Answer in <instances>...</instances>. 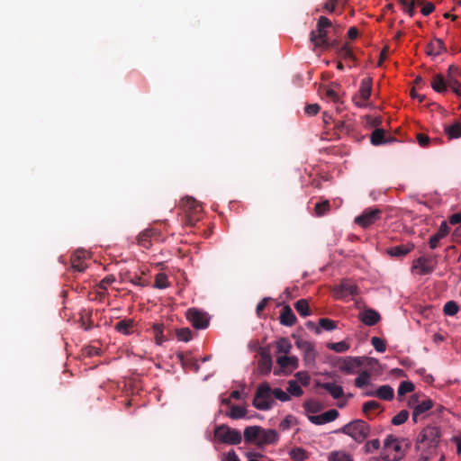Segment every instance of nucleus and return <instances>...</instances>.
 <instances>
[{
	"instance_id": "f03ea898",
	"label": "nucleus",
	"mask_w": 461,
	"mask_h": 461,
	"mask_svg": "<svg viewBox=\"0 0 461 461\" xmlns=\"http://www.w3.org/2000/svg\"><path fill=\"white\" fill-rule=\"evenodd\" d=\"M370 426L363 420H354L339 429L337 433H343L352 438L356 442L362 443L370 434Z\"/></svg>"
},
{
	"instance_id": "c9c22d12",
	"label": "nucleus",
	"mask_w": 461,
	"mask_h": 461,
	"mask_svg": "<svg viewBox=\"0 0 461 461\" xmlns=\"http://www.w3.org/2000/svg\"><path fill=\"white\" fill-rule=\"evenodd\" d=\"M329 461H354L351 455L345 451H332L329 454Z\"/></svg>"
},
{
	"instance_id": "ea45409f",
	"label": "nucleus",
	"mask_w": 461,
	"mask_h": 461,
	"mask_svg": "<svg viewBox=\"0 0 461 461\" xmlns=\"http://www.w3.org/2000/svg\"><path fill=\"white\" fill-rule=\"evenodd\" d=\"M246 414H247V410L244 407L231 405L230 411L227 415L233 420H238V419L244 418L246 416Z\"/></svg>"
},
{
	"instance_id": "6e6552de",
	"label": "nucleus",
	"mask_w": 461,
	"mask_h": 461,
	"mask_svg": "<svg viewBox=\"0 0 461 461\" xmlns=\"http://www.w3.org/2000/svg\"><path fill=\"white\" fill-rule=\"evenodd\" d=\"M382 211L378 208H367L360 215L355 218V222L362 227L367 228L381 219Z\"/></svg>"
},
{
	"instance_id": "1a4fd4ad",
	"label": "nucleus",
	"mask_w": 461,
	"mask_h": 461,
	"mask_svg": "<svg viewBox=\"0 0 461 461\" xmlns=\"http://www.w3.org/2000/svg\"><path fill=\"white\" fill-rule=\"evenodd\" d=\"M408 404L410 407L413 408L412 420L414 422H417L422 414L432 408L433 402L430 399H426L421 402H418V396L412 395Z\"/></svg>"
},
{
	"instance_id": "79ce46f5",
	"label": "nucleus",
	"mask_w": 461,
	"mask_h": 461,
	"mask_svg": "<svg viewBox=\"0 0 461 461\" xmlns=\"http://www.w3.org/2000/svg\"><path fill=\"white\" fill-rule=\"evenodd\" d=\"M330 210V204L328 200H324L321 203H317L315 204V215L318 217H321L325 215Z\"/></svg>"
},
{
	"instance_id": "7c9ffc66",
	"label": "nucleus",
	"mask_w": 461,
	"mask_h": 461,
	"mask_svg": "<svg viewBox=\"0 0 461 461\" xmlns=\"http://www.w3.org/2000/svg\"><path fill=\"white\" fill-rule=\"evenodd\" d=\"M276 361H277V364L282 368H287V367L297 368V366H298V358L296 357H287V356L278 357Z\"/></svg>"
},
{
	"instance_id": "de8ad7c7",
	"label": "nucleus",
	"mask_w": 461,
	"mask_h": 461,
	"mask_svg": "<svg viewBox=\"0 0 461 461\" xmlns=\"http://www.w3.org/2000/svg\"><path fill=\"white\" fill-rule=\"evenodd\" d=\"M168 286L167 276L164 273H158L155 276L154 287L164 289Z\"/></svg>"
},
{
	"instance_id": "4be33fe9",
	"label": "nucleus",
	"mask_w": 461,
	"mask_h": 461,
	"mask_svg": "<svg viewBox=\"0 0 461 461\" xmlns=\"http://www.w3.org/2000/svg\"><path fill=\"white\" fill-rule=\"evenodd\" d=\"M445 50V44L440 39H435L433 41L428 43L426 47V53L429 56H438Z\"/></svg>"
},
{
	"instance_id": "39448f33",
	"label": "nucleus",
	"mask_w": 461,
	"mask_h": 461,
	"mask_svg": "<svg viewBox=\"0 0 461 461\" xmlns=\"http://www.w3.org/2000/svg\"><path fill=\"white\" fill-rule=\"evenodd\" d=\"M273 404L272 388L268 383L264 382L258 385L256 391L253 406L260 411H267L272 408Z\"/></svg>"
},
{
	"instance_id": "e2e57ef3",
	"label": "nucleus",
	"mask_w": 461,
	"mask_h": 461,
	"mask_svg": "<svg viewBox=\"0 0 461 461\" xmlns=\"http://www.w3.org/2000/svg\"><path fill=\"white\" fill-rule=\"evenodd\" d=\"M320 105L318 104H311L305 106L304 112L310 116L316 115L320 112Z\"/></svg>"
},
{
	"instance_id": "3c124183",
	"label": "nucleus",
	"mask_w": 461,
	"mask_h": 461,
	"mask_svg": "<svg viewBox=\"0 0 461 461\" xmlns=\"http://www.w3.org/2000/svg\"><path fill=\"white\" fill-rule=\"evenodd\" d=\"M443 312L446 315L454 316L458 312V305L456 302L449 301L444 305Z\"/></svg>"
},
{
	"instance_id": "5fc2aeb1",
	"label": "nucleus",
	"mask_w": 461,
	"mask_h": 461,
	"mask_svg": "<svg viewBox=\"0 0 461 461\" xmlns=\"http://www.w3.org/2000/svg\"><path fill=\"white\" fill-rule=\"evenodd\" d=\"M371 344L376 351L383 353L386 349L385 341L378 337H373L371 339Z\"/></svg>"
},
{
	"instance_id": "8fccbe9b",
	"label": "nucleus",
	"mask_w": 461,
	"mask_h": 461,
	"mask_svg": "<svg viewBox=\"0 0 461 461\" xmlns=\"http://www.w3.org/2000/svg\"><path fill=\"white\" fill-rule=\"evenodd\" d=\"M409 417V412L406 410H402L392 419V423L395 426L403 424Z\"/></svg>"
},
{
	"instance_id": "864d4df0",
	"label": "nucleus",
	"mask_w": 461,
	"mask_h": 461,
	"mask_svg": "<svg viewBox=\"0 0 461 461\" xmlns=\"http://www.w3.org/2000/svg\"><path fill=\"white\" fill-rule=\"evenodd\" d=\"M276 347H277L278 352L284 353V354H288L292 348V345L287 339H281L277 341Z\"/></svg>"
},
{
	"instance_id": "5701e85b",
	"label": "nucleus",
	"mask_w": 461,
	"mask_h": 461,
	"mask_svg": "<svg viewBox=\"0 0 461 461\" xmlns=\"http://www.w3.org/2000/svg\"><path fill=\"white\" fill-rule=\"evenodd\" d=\"M158 232L153 229H147L140 232L138 236V243L143 248H149L151 246V239L157 235Z\"/></svg>"
},
{
	"instance_id": "a18cd8bd",
	"label": "nucleus",
	"mask_w": 461,
	"mask_h": 461,
	"mask_svg": "<svg viewBox=\"0 0 461 461\" xmlns=\"http://www.w3.org/2000/svg\"><path fill=\"white\" fill-rule=\"evenodd\" d=\"M115 281V277L113 275L106 276L100 281L97 287L100 290V294H104L107 291L108 285H112Z\"/></svg>"
},
{
	"instance_id": "72a5a7b5",
	"label": "nucleus",
	"mask_w": 461,
	"mask_h": 461,
	"mask_svg": "<svg viewBox=\"0 0 461 461\" xmlns=\"http://www.w3.org/2000/svg\"><path fill=\"white\" fill-rule=\"evenodd\" d=\"M445 132L449 140L461 137V123L456 122L450 126L445 127Z\"/></svg>"
},
{
	"instance_id": "473e14b6",
	"label": "nucleus",
	"mask_w": 461,
	"mask_h": 461,
	"mask_svg": "<svg viewBox=\"0 0 461 461\" xmlns=\"http://www.w3.org/2000/svg\"><path fill=\"white\" fill-rule=\"evenodd\" d=\"M431 87L438 93H443L447 91V83L441 74H437L434 76Z\"/></svg>"
},
{
	"instance_id": "603ef678",
	"label": "nucleus",
	"mask_w": 461,
	"mask_h": 461,
	"mask_svg": "<svg viewBox=\"0 0 461 461\" xmlns=\"http://www.w3.org/2000/svg\"><path fill=\"white\" fill-rule=\"evenodd\" d=\"M328 348L338 353L346 352L349 348V345L346 341H339L336 343H330Z\"/></svg>"
},
{
	"instance_id": "dca6fc26",
	"label": "nucleus",
	"mask_w": 461,
	"mask_h": 461,
	"mask_svg": "<svg viewBox=\"0 0 461 461\" xmlns=\"http://www.w3.org/2000/svg\"><path fill=\"white\" fill-rule=\"evenodd\" d=\"M86 257V252L83 250H77L71 256V268L75 272L82 273L87 267V265L85 263V259Z\"/></svg>"
},
{
	"instance_id": "a19ab883",
	"label": "nucleus",
	"mask_w": 461,
	"mask_h": 461,
	"mask_svg": "<svg viewBox=\"0 0 461 461\" xmlns=\"http://www.w3.org/2000/svg\"><path fill=\"white\" fill-rule=\"evenodd\" d=\"M153 334L155 336L156 343L158 345H161L164 341H166V338L163 335L164 325L160 323H155L152 326Z\"/></svg>"
},
{
	"instance_id": "9d476101",
	"label": "nucleus",
	"mask_w": 461,
	"mask_h": 461,
	"mask_svg": "<svg viewBox=\"0 0 461 461\" xmlns=\"http://www.w3.org/2000/svg\"><path fill=\"white\" fill-rule=\"evenodd\" d=\"M186 318L195 329L203 330L209 325L207 313L195 308H191L186 312Z\"/></svg>"
},
{
	"instance_id": "412c9836",
	"label": "nucleus",
	"mask_w": 461,
	"mask_h": 461,
	"mask_svg": "<svg viewBox=\"0 0 461 461\" xmlns=\"http://www.w3.org/2000/svg\"><path fill=\"white\" fill-rule=\"evenodd\" d=\"M135 321L133 319H124L114 325V330L121 334L130 335L133 333Z\"/></svg>"
},
{
	"instance_id": "69168bd1",
	"label": "nucleus",
	"mask_w": 461,
	"mask_h": 461,
	"mask_svg": "<svg viewBox=\"0 0 461 461\" xmlns=\"http://www.w3.org/2000/svg\"><path fill=\"white\" fill-rule=\"evenodd\" d=\"M417 4L420 5V3L417 0H411L408 5L403 8V11L407 13L411 17H412L415 14V5Z\"/></svg>"
},
{
	"instance_id": "cd10ccee",
	"label": "nucleus",
	"mask_w": 461,
	"mask_h": 461,
	"mask_svg": "<svg viewBox=\"0 0 461 461\" xmlns=\"http://www.w3.org/2000/svg\"><path fill=\"white\" fill-rule=\"evenodd\" d=\"M372 92V79L369 77L361 80L359 87V95L366 102L369 99Z\"/></svg>"
},
{
	"instance_id": "4468645a",
	"label": "nucleus",
	"mask_w": 461,
	"mask_h": 461,
	"mask_svg": "<svg viewBox=\"0 0 461 461\" xmlns=\"http://www.w3.org/2000/svg\"><path fill=\"white\" fill-rule=\"evenodd\" d=\"M413 243L409 242L393 247L387 248L385 253L391 258H402L414 249Z\"/></svg>"
},
{
	"instance_id": "0eeeda50",
	"label": "nucleus",
	"mask_w": 461,
	"mask_h": 461,
	"mask_svg": "<svg viewBox=\"0 0 461 461\" xmlns=\"http://www.w3.org/2000/svg\"><path fill=\"white\" fill-rule=\"evenodd\" d=\"M214 437L221 443L229 445H238L242 439L240 430L232 429L225 424L219 425L215 428Z\"/></svg>"
},
{
	"instance_id": "680f3d73",
	"label": "nucleus",
	"mask_w": 461,
	"mask_h": 461,
	"mask_svg": "<svg viewBox=\"0 0 461 461\" xmlns=\"http://www.w3.org/2000/svg\"><path fill=\"white\" fill-rule=\"evenodd\" d=\"M339 55L344 59H354V55L352 53V50H350V48L345 44L343 45L339 50Z\"/></svg>"
},
{
	"instance_id": "393cba45",
	"label": "nucleus",
	"mask_w": 461,
	"mask_h": 461,
	"mask_svg": "<svg viewBox=\"0 0 461 461\" xmlns=\"http://www.w3.org/2000/svg\"><path fill=\"white\" fill-rule=\"evenodd\" d=\"M272 359L269 354L262 352L258 361V370L260 374L267 375L271 371Z\"/></svg>"
},
{
	"instance_id": "a211bd4d",
	"label": "nucleus",
	"mask_w": 461,
	"mask_h": 461,
	"mask_svg": "<svg viewBox=\"0 0 461 461\" xmlns=\"http://www.w3.org/2000/svg\"><path fill=\"white\" fill-rule=\"evenodd\" d=\"M278 438V434L275 429H264L261 428L259 440L257 441V445L262 447L264 445L275 444Z\"/></svg>"
},
{
	"instance_id": "bf43d9fd",
	"label": "nucleus",
	"mask_w": 461,
	"mask_h": 461,
	"mask_svg": "<svg viewBox=\"0 0 461 461\" xmlns=\"http://www.w3.org/2000/svg\"><path fill=\"white\" fill-rule=\"evenodd\" d=\"M447 84L455 94L461 95V84L456 79L450 77L447 80Z\"/></svg>"
},
{
	"instance_id": "6e6d98bb",
	"label": "nucleus",
	"mask_w": 461,
	"mask_h": 461,
	"mask_svg": "<svg viewBox=\"0 0 461 461\" xmlns=\"http://www.w3.org/2000/svg\"><path fill=\"white\" fill-rule=\"evenodd\" d=\"M272 396L281 402H287L290 400L288 393L283 391L280 388L272 389Z\"/></svg>"
},
{
	"instance_id": "2f4dec72",
	"label": "nucleus",
	"mask_w": 461,
	"mask_h": 461,
	"mask_svg": "<svg viewBox=\"0 0 461 461\" xmlns=\"http://www.w3.org/2000/svg\"><path fill=\"white\" fill-rule=\"evenodd\" d=\"M294 308L297 312L303 316L307 317L312 314L309 303L306 299H300L294 303Z\"/></svg>"
},
{
	"instance_id": "7ed1b4c3",
	"label": "nucleus",
	"mask_w": 461,
	"mask_h": 461,
	"mask_svg": "<svg viewBox=\"0 0 461 461\" xmlns=\"http://www.w3.org/2000/svg\"><path fill=\"white\" fill-rule=\"evenodd\" d=\"M402 439L393 435H388L384 443L382 458L385 461H399L404 456L402 446Z\"/></svg>"
},
{
	"instance_id": "13d9d810",
	"label": "nucleus",
	"mask_w": 461,
	"mask_h": 461,
	"mask_svg": "<svg viewBox=\"0 0 461 461\" xmlns=\"http://www.w3.org/2000/svg\"><path fill=\"white\" fill-rule=\"evenodd\" d=\"M297 383H301L303 385L307 386L310 384L311 377L306 372H297L295 374Z\"/></svg>"
},
{
	"instance_id": "58836bf2",
	"label": "nucleus",
	"mask_w": 461,
	"mask_h": 461,
	"mask_svg": "<svg viewBox=\"0 0 461 461\" xmlns=\"http://www.w3.org/2000/svg\"><path fill=\"white\" fill-rule=\"evenodd\" d=\"M413 390H414V384L411 382H410V381L401 382V384L398 387V391H397V395H398L399 401H401L402 397H403L407 393H411Z\"/></svg>"
},
{
	"instance_id": "49530a36",
	"label": "nucleus",
	"mask_w": 461,
	"mask_h": 461,
	"mask_svg": "<svg viewBox=\"0 0 461 461\" xmlns=\"http://www.w3.org/2000/svg\"><path fill=\"white\" fill-rule=\"evenodd\" d=\"M380 448V440L378 438H375L372 440L367 441L364 447L363 451L366 454H371L374 453L375 450H378Z\"/></svg>"
},
{
	"instance_id": "f3484780",
	"label": "nucleus",
	"mask_w": 461,
	"mask_h": 461,
	"mask_svg": "<svg viewBox=\"0 0 461 461\" xmlns=\"http://www.w3.org/2000/svg\"><path fill=\"white\" fill-rule=\"evenodd\" d=\"M296 346L303 352V357L306 363L311 364L314 362L316 353L311 342L300 339L296 341Z\"/></svg>"
},
{
	"instance_id": "f257e3e1",
	"label": "nucleus",
	"mask_w": 461,
	"mask_h": 461,
	"mask_svg": "<svg viewBox=\"0 0 461 461\" xmlns=\"http://www.w3.org/2000/svg\"><path fill=\"white\" fill-rule=\"evenodd\" d=\"M180 208L184 213L183 223L193 227L201 219L202 205L193 197H185L180 202Z\"/></svg>"
},
{
	"instance_id": "0e129e2a",
	"label": "nucleus",
	"mask_w": 461,
	"mask_h": 461,
	"mask_svg": "<svg viewBox=\"0 0 461 461\" xmlns=\"http://www.w3.org/2000/svg\"><path fill=\"white\" fill-rule=\"evenodd\" d=\"M81 327H83L86 330H91L94 327L93 321L91 320V316L86 318L85 316H81L80 318Z\"/></svg>"
},
{
	"instance_id": "9b49d317",
	"label": "nucleus",
	"mask_w": 461,
	"mask_h": 461,
	"mask_svg": "<svg viewBox=\"0 0 461 461\" xmlns=\"http://www.w3.org/2000/svg\"><path fill=\"white\" fill-rule=\"evenodd\" d=\"M436 260L430 257H420L412 263V269L418 270L420 275H429L433 272Z\"/></svg>"
},
{
	"instance_id": "4c0bfd02",
	"label": "nucleus",
	"mask_w": 461,
	"mask_h": 461,
	"mask_svg": "<svg viewBox=\"0 0 461 461\" xmlns=\"http://www.w3.org/2000/svg\"><path fill=\"white\" fill-rule=\"evenodd\" d=\"M290 457L294 461H305L309 456L302 447H294L289 452Z\"/></svg>"
},
{
	"instance_id": "c756f323",
	"label": "nucleus",
	"mask_w": 461,
	"mask_h": 461,
	"mask_svg": "<svg viewBox=\"0 0 461 461\" xmlns=\"http://www.w3.org/2000/svg\"><path fill=\"white\" fill-rule=\"evenodd\" d=\"M303 408L308 415H313L321 411L323 409V405L316 400L310 399L303 402Z\"/></svg>"
},
{
	"instance_id": "37998d69",
	"label": "nucleus",
	"mask_w": 461,
	"mask_h": 461,
	"mask_svg": "<svg viewBox=\"0 0 461 461\" xmlns=\"http://www.w3.org/2000/svg\"><path fill=\"white\" fill-rule=\"evenodd\" d=\"M287 393L290 395L299 397L303 393V391L301 388V386L298 384L297 381L290 380L288 382Z\"/></svg>"
},
{
	"instance_id": "338daca9",
	"label": "nucleus",
	"mask_w": 461,
	"mask_h": 461,
	"mask_svg": "<svg viewBox=\"0 0 461 461\" xmlns=\"http://www.w3.org/2000/svg\"><path fill=\"white\" fill-rule=\"evenodd\" d=\"M339 0H325L323 4V10L332 13L335 11Z\"/></svg>"
},
{
	"instance_id": "774afa93",
	"label": "nucleus",
	"mask_w": 461,
	"mask_h": 461,
	"mask_svg": "<svg viewBox=\"0 0 461 461\" xmlns=\"http://www.w3.org/2000/svg\"><path fill=\"white\" fill-rule=\"evenodd\" d=\"M449 232V227L447 226L446 221H442L440 224V227L436 233L438 236H439L441 239L446 237Z\"/></svg>"
},
{
	"instance_id": "4d7b16f0",
	"label": "nucleus",
	"mask_w": 461,
	"mask_h": 461,
	"mask_svg": "<svg viewBox=\"0 0 461 461\" xmlns=\"http://www.w3.org/2000/svg\"><path fill=\"white\" fill-rule=\"evenodd\" d=\"M176 337L179 340L187 342L192 339V331L188 328L176 330Z\"/></svg>"
},
{
	"instance_id": "c03bdc74",
	"label": "nucleus",
	"mask_w": 461,
	"mask_h": 461,
	"mask_svg": "<svg viewBox=\"0 0 461 461\" xmlns=\"http://www.w3.org/2000/svg\"><path fill=\"white\" fill-rule=\"evenodd\" d=\"M370 381V374L367 371H363L356 379L355 385L357 388H363L367 385Z\"/></svg>"
},
{
	"instance_id": "20e7f679",
	"label": "nucleus",
	"mask_w": 461,
	"mask_h": 461,
	"mask_svg": "<svg viewBox=\"0 0 461 461\" xmlns=\"http://www.w3.org/2000/svg\"><path fill=\"white\" fill-rule=\"evenodd\" d=\"M439 438L440 431L438 428L427 426L419 434L416 447L418 450L421 448L434 449L438 446Z\"/></svg>"
},
{
	"instance_id": "423d86ee",
	"label": "nucleus",
	"mask_w": 461,
	"mask_h": 461,
	"mask_svg": "<svg viewBox=\"0 0 461 461\" xmlns=\"http://www.w3.org/2000/svg\"><path fill=\"white\" fill-rule=\"evenodd\" d=\"M331 26V22L325 16H321L318 20L316 30L312 31L310 41L314 47L327 48L329 46L327 40V28Z\"/></svg>"
},
{
	"instance_id": "09e8293b",
	"label": "nucleus",
	"mask_w": 461,
	"mask_h": 461,
	"mask_svg": "<svg viewBox=\"0 0 461 461\" xmlns=\"http://www.w3.org/2000/svg\"><path fill=\"white\" fill-rule=\"evenodd\" d=\"M319 325L322 330L330 331L337 328V321L328 318H321L319 320Z\"/></svg>"
},
{
	"instance_id": "bb28decb",
	"label": "nucleus",
	"mask_w": 461,
	"mask_h": 461,
	"mask_svg": "<svg viewBox=\"0 0 461 461\" xmlns=\"http://www.w3.org/2000/svg\"><path fill=\"white\" fill-rule=\"evenodd\" d=\"M261 427L249 426L244 430V439L246 442H256L259 440Z\"/></svg>"
},
{
	"instance_id": "f704fd0d",
	"label": "nucleus",
	"mask_w": 461,
	"mask_h": 461,
	"mask_svg": "<svg viewBox=\"0 0 461 461\" xmlns=\"http://www.w3.org/2000/svg\"><path fill=\"white\" fill-rule=\"evenodd\" d=\"M381 409V404L376 401H368L366 402L362 406L363 413L367 417V419L372 420L371 412L373 411H376Z\"/></svg>"
},
{
	"instance_id": "e433bc0d",
	"label": "nucleus",
	"mask_w": 461,
	"mask_h": 461,
	"mask_svg": "<svg viewBox=\"0 0 461 461\" xmlns=\"http://www.w3.org/2000/svg\"><path fill=\"white\" fill-rule=\"evenodd\" d=\"M385 132L383 129H376L371 134V143L373 145H381L386 143Z\"/></svg>"
},
{
	"instance_id": "a878e982",
	"label": "nucleus",
	"mask_w": 461,
	"mask_h": 461,
	"mask_svg": "<svg viewBox=\"0 0 461 461\" xmlns=\"http://www.w3.org/2000/svg\"><path fill=\"white\" fill-rule=\"evenodd\" d=\"M320 387L325 389L334 399H339L343 396L344 392L340 385L332 383H322L318 384Z\"/></svg>"
},
{
	"instance_id": "c85d7f7f",
	"label": "nucleus",
	"mask_w": 461,
	"mask_h": 461,
	"mask_svg": "<svg viewBox=\"0 0 461 461\" xmlns=\"http://www.w3.org/2000/svg\"><path fill=\"white\" fill-rule=\"evenodd\" d=\"M178 357L181 361L183 367L190 368L194 372L197 373L200 369V366L196 359L192 357L185 356L184 354H179Z\"/></svg>"
},
{
	"instance_id": "052dcab7",
	"label": "nucleus",
	"mask_w": 461,
	"mask_h": 461,
	"mask_svg": "<svg viewBox=\"0 0 461 461\" xmlns=\"http://www.w3.org/2000/svg\"><path fill=\"white\" fill-rule=\"evenodd\" d=\"M416 139L419 145L422 148L428 147L431 142V139L424 133H418Z\"/></svg>"
},
{
	"instance_id": "aec40b11",
	"label": "nucleus",
	"mask_w": 461,
	"mask_h": 461,
	"mask_svg": "<svg viewBox=\"0 0 461 461\" xmlns=\"http://www.w3.org/2000/svg\"><path fill=\"white\" fill-rule=\"evenodd\" d=\"M280 323L284 326L291 327L296 322V316L289 305H285L280 312Z\"/></svg>"
},
{
	"instance_id": "b1692460",
	"label": "nucleus",
	"mask_w": 461,
	"mask_h": 461,
	"mask_svg": "<svg viewBox=\"0 0 461 461\" xmlns=\"http://www.w3.org/2000/svg\"><path fill=\"white\" fill-rule=\"evenodd\" d=\"M375 397L384 400L391 401L393 399L394 391L393 387L388 384L381 385L375 391Z\"/></svg>"
},
{
	"instance_id": "ddd939ff",
	"label": "nucleus",
	"mask_w": 461,
	"mask_h": 461,
	"mask_svg": "<svg viewBox=\"0 0 461 461\" xmlns=\"http://www.w3.org/2000/svg\"><path fill=\"white\" fill-rule=\"evenodd\" d=\"M339 413L337 410L331 409L321 415H308L309 420L315 425H322L335 420Z\"/></svg>"
},
{
	"instance_id": "2eb2a0df",
	"label": "nucleus",
	"mask_w": 461,
	"mask_h": 461,
	"mask_svg": "<svg viewBox=\"0 0 461 461\" xmlns=\"http://www.w3.org/2000/svg\"><path fill=\"white\" fill-rule=\"evenodd\" d=\"M358 318L367 326H374L381 320L379 312L371 308H367L360 312Z\"/></svg>"
},
{
	"instance_id": "6ab92c4d",
	"label": "nucleus",
	"mask_w": 461,
	"mask_h": 461,
	"mask_svg": "<svg viewBox=\"0 0 461 461\" xmlns=\"http://www.w3.org/2000/svg\"><path fill=\"white\" fill-rule=\"evenodd\" d=\"M359 294V288L357 285L351 284L348 281L342 282L337 288V294L339 297L347 295H357Z\"/></svg>"
},
{
	"instance_id": "f8f14e48",
	"label": "nucleus",
	"mask_w": 461,
	"mask_h": 461,
	"mask_svg": "<svg viewBox=\"0 0 461 461\" xmlns=\"http://www.w3.org/2000/svg\"><path fill=\"white\" fill-rule=\"evenodd\" d=\"M360 357H347L339 363V369L346 374H354L362 366Z\"/></svg>"
}]
</instances>
